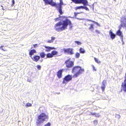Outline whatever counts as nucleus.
Returning <instances> with one entry per match:
<instances>
[{
	"mask_svg": "<svg viewBox=\"0 0 126 126\" xmlns=\"http://www.w3.org/2000/svg\"><path fill=\"white\" fill-rule=\"evenodd\" d=\"M72 26L71 21L69 19H66L65 20L63 21V22H59L55 24L54 28L55 30L60 32L66 29L67 26Z\"/></svg>",
	"mask_w": 126,
	"mask_h": 126,
	"instance_id": "nucleus-1",
	"label": "nucleus"
},
{
	"mask_svg": "<svg viewBox=\"0 0 126 126\" xmlns=\"http://www.w3.org/2000/svg\"><path fill=\"white\" fill-rule=\"evenodd\" d=\"M120 21L121 24L119 26V29L117 32L116 34L120 37L121 41H123V36L122 32L120 30V29L122 27H126V17L125 16H123L121 18Z\"/></svg>",
	"mask_w": 126,
	"mask_h": 126,
	"instance_id": "nucleus-2",
	"label": "nucleus"
},
{
	"mask_svg": "<svg viewBox=\"0 0 126 126\" xmlns=\"http://www.w3.org/2000/svg\"><path fill=\"white\" fill-rule=\"evenodd\" d=\"M84 69L79 66H75L73 67L72 70V73L74 74L73 77L77 78L80 74L84 72Z\"/></svg>",
	"mask_w": 126,
	"mask_h": 126,
	"instance_id": "nucleus-3",
	"label": "nucleus"
},
{
	"mask_svg": "<svg viewBox=\"0 0 126 126\" xmlns=\"http://www.w3.org/2000/svg\"><path fill=\"white\" fill-rule=\"evenodd\" d=\"M48 118V116L44 113H42L38 116L36 120V124L37 126H39L46 119Z\"/></svg>",
	"mask_w": 126,
	"mask_h": 126,
	"instance_id": "nucleus-4",
	"label": "nucleus"
},
{
	"mask_svg": "<svg viewBox=\"0 0 126 126\" xmlns=\"http://www.w3.org/2000/svg\"><path fill=\"white\" fill-rule=\"evenodd\" d=\"M60 1L59 3L56 4L55 2H53V0H52L49 4L53 6H55L57 9L58 10L60 14L62 15L63 13V12H62V6L63 5H65V4L63 3L62 0H60Z\"/></svg>",
	"mask_w": 126,
	"mask_h": 126,
	"instance_id": "nucleus-5",
	"label": "nucleus"
},
{
	"mask_svg": "<svg viewBox=\"0 0 126 126\" xmlns=\"http://www.w3.org/2000/svg\"><path fill=\"white\" fill-rule=\"evenodd\" d=\"M72 79V75H68L66 76L63 79L62 83L63 84H66Z\"/></svg>",
	"mask_w": 126,
	"mask_h": 126,
	"instance_id": "nucleus-6",
	"label": "nucleus"
},
{
	"mask_svg": "<svg viewBox=\"0 0 126 126\" xmlns=\"http://www.w3.org/2000/svg\"><path fill=\"white\" fill-rule=\"evenodd\" d=\"M63 51L65 54L71 55L74 54V52L73 51L74 49L71 48H63Z\"/></svg>",
	"mask_w": 126,
	"mask_h": 126,
	"instance_id": "nucleus-7",
	"label": "nucleus"
},
{
	"mask_svg": "<svg viewBox=\"0 0 126 126\" xmlns=\"http://www.w3.org/2000/svg\"><path fill=\"white\" fill-rule=\"evenodd\" d=\"M66 66L67 68H70L72 67L74 65V63L70 59L67 60L65 62Z\"/></svg>",
	"mask_w": 126,
	"mask_h": 126,
	"instance_id": "nucleus-8",
	"label": "nucleus"
},
{
	"mask_svg": "<svg viewBox=\"0 0 126 126\" xmlns=\"http://www.w3.org/2000/svg\"><path fill=\"white\" fill-rule=\"evenodd\" d=\"M76 3H83L84 5H88V2L87 0H72Z\"/></svg>",
	"mask_w": 126,
	"mask_h": 126,
	"instance_id": "nucleus-9",
	"label": "nucleus"
},
{
	"mask_svg": "<svg viewBox=\"0 0 126 126\" xmlns=\"http://www.w3.org/2000/svg\"><path fill=\"white\" fill-rule=\"evenodd\" d=\"M63 71V69L59 70L57 73V76L59 78H60L62 77V73Z\"/></svg>",
	"mask_w": 126,
	"mask_h": 126,
	"instance_id": "nucleus-10",
	"label": "nucleus"
},
{
	"mask_svg": "<svg viewBox=\"0 0 126 126\" xmlns=\"http://www.w3.org/2000/svg\"><path fill=\"white\" fill-rule=\"evenodd\" d=\"M109 33L111 38L112 39H114L115 37V35L110 30L109 32Z\"/></svg>",
	"mask_w": 126,
	"mask_h": 126,
	"instance_id": "nucleus-11",
	"label": "nucleus"
},
{
	"mask_svg": "<svg viewBox=\"0 0 126 126\" xmlns=\"http://www.w3.org/2000/svg\"><path fill=\"white\" fill-rule=\"evenodd\" d=\"M40 58V57L38 56H36L33 57V60L36 62H37Z\"/></svg>",
	"mask_w": 126,
	"mask_h": 126,
	"instance_id": "nucleus-12",
	"label": "nucleus"
},
{
	"mask_svg": "<svg viewBox=\"0 0 126 126\" xmlns=\"http://www.w3.org/2000/svg\"><path fill=\"white\" fill-rule=\"evenodd\" d=\"M36 51L34 49L31 50L29 52V54L30 55V56H31L34 53H36Z\"/></svg>",
	"mask_w": 126,
	"mask_h": 126,
	"instance_id": "nucleus-13",
	"label": "nucleus"
},
{
	"mask_svg": "<svg viewBox=\"0 0 126 126\" xmlns=\"http://www.w3.org/2000/svg\"><path fill=\"white\" fill-rule=\"evenodd\" d=\"M45 47L46 49L45 50L46 52H49L51 50V47L49 46H44Z\"/></svg>",
	"mask_w": 126,
	"mask_h": 126,
	"instance_id": "nucleus-14",
	"label": "nucleus"
},
{
	"mask_svg": "<svg viewBox=\"0 0 126 126\" xmlns=\"http://www.w3.org/2000/svg\"><path fill=\"white\" fill-rule=\"evenodd\" d=\"M43 0L45 2V4H49L52 0Z\"/></svg>",
	"mask_w": 126,
	"mask_h": 126,
	"instance_id": "nucleus-15",
	"label": "nucleus"
},
{
	"mask_svg": "<svg viewBox=\"0 0 126 126\" xmlns=\"http://www.w3.org/2000/svg\"><path fill=\"white\" fill-rule=\"evenodd\" d=\"M47 58H51L53 57V56L51 53H48L47 54Z\"/></svg>",
	"mask_w": 126,
	"mask_h": 126,
	"instance_id": "nucleus-16",
	"label": "nucleus"
},
{
	"mask_svg": "<svg viewBox=\"0 0 126 126\" xmlns=\"http://www.w3.org/2000/svg\"><path fill=\"white\" fill-rule=\"evenodd\" d=\"M90 25V26L89 28V30H90L91 31H92L94 29V25L91 24Z\"/></svg>",
	"mask_w": 126,
	"mask_h": 126,
	"instance_id": "nucleus-17",
	"label": "nucleus"
},
{
	"mask_svg": "<svg viewBox=\"0 0 126 126\" xmlns=\"http://www.w3.org/2000/svg\"><path fill=\"white\" fill-rule=\"evenodd\" d=\"M51 53L53 56L56 55L58 53V52L56 51H53L51 52Z\"/></svg>",
	"mask_w": 126,
	"mask_h": 126,
	"instance_id": "nucleus-18",
	"label": "nucleus"
},
{
	"mask_svg": "<svg viewBox=\"0 0 126 126\" xmlns=\"http://www.w3.org/2000/svg\"><path fill=\"white\" fill-rule=\"evenodd\" d=\"M45 55L46 54L44 52H41L40 53V55L41 57L42 58H44L45 57Z\"/></svg>",
	"mask_w": 126,
	"mask_h": 126,
	"instance_id": "nucleus-19",
	"label": "nucleus"
},
{
	"mask_svg": "<svg viewBox=\"0 0 126 126\" xmlns=\"http://www.w3.org/2000/svg\"><path fill=\"white\" fill-rule=\"evenodd\" d=\"M79 51L80 53H84L85 52V50L83 49L80 48L79 49Z\"/></svg>",
	"mask_w": 126,
	"mask_h": 126,
	"instance_id": "nucleus-20",
	"label": "nucleus"
},
{
	"mask_svg": "<svg viewBox=\"0 0 126 126\" xmlns=\"http://www.w3.org/2000/svg\"><path fill=\"white\" fill-rule=\"evenodd\" d=\"M62 17L60 16V17H59L55 18L54 19L55 21H58L59 20L62 19V18H61Z\"/></svg>",
	"mask_w": 126,
	"mask_h": 126,
	"instance_id": "nucleus-21",
	"label": "nucleus"
},
{
	"mask_svg": "<svg viewBox=\"0 0 126 126\" xmlns=\"http://www.w3.org/2000/svg\"><path fill=\"white\" fill-rule=\"evenodd\" d=\"M94 59L95 61L98 63H100V61L99 60L97 59L96 58H94Z\"/></svg>",
	"mask_w": 126,
	"mask_h": 126,
	"instance_id": "nucleus-22",
	"label": "nucleus"
},
{
	"mask_svg": "<svg viewBox=\"0 0 126 126\" xmlns=\"http://www.w3.org/2000/svg\"><path fill=\"white\" fill-rule=\"evenodd\" d=\"M75 42L78 45H80L82 44V43L81 42L78 41H75Z\"/></svg>",
	"mask_w": 126,
	"mask_h": 126,
	"instance_id": "nucleus-23",
	"label": "nucleus"
},
{
	"mask_svg": "<svg viewBox=\"0 0 126 126\" xmlns=\"http://www.w3.org/2000/svg\"><path fill=\"white\" fill-rule=\"evenodd\" d=\"M76 57L77 58H78L79 57L80 54L78 53H76L75 54Z\"/></svg>",
	"mask_w": 126,
	"mask_h": 126,
	"instance_id": "nucleus-24",
	"label": "nucleus"
},
{
	"mask_svg": "<svg viewBox=\"0 0 126 126\" xmlns=\"http://www.w3.org/2000/svg\"><path fill=\"white\" fill-rule=\"evenodd\" d=\"M25 106L26 107H30L32 106V105L30 103H28L26 104Z\"/></svg>",
	"mask_w": 126,
	"mask_h": 126,
	"instance_id": "nucleus-25",
	"label": "nucleus"
},
{
	"mask_svg": "<svg viewBox=\"0 0 126 126\" xmlns=\"http://www.w3.org/2000/svg\"><path fill=\"white\" fill-rule=\"evenodd\" d=\"M105 86L106 85H102L101 86V88L102 89L103 91H104Z\"/></svg>",
	"mask_w": 126,
	"mask_h": 126,
	"instance_id": "nucleus-26",
	"label": "nucleus"
},
{
	"mask_svg": "<svg viewBox=\"0 0 126 126\" xmlns=\"http://www.w3.org/2000/svg\"><path fill=\"white\" fill-rule=\"evenodd\" d=\"M102 85H106V80H104L102 82Z\"/></svg>",
	"mask_w": 126,
	"mask_h": 126,
	"instance_id": "nucleus-27",
	"label": "nucleus"
},
{
	"mask_svg": "<svg viewBox=\"0 0 126 126\" xmlns=\"http://www.w3.org/2000/svg\"><path fill=\"white\" fill-rule=\"evenodd\" d=\"M83 6H81L77 7H76V9L77 10V9H80V8L83 9Z\"/></svg>",
	"mask_w": 126,
	"mask_h": 126,
	"instance_id": "nucleus-28",
	"label": "nucleus"
},
{
	"mask_svg": "<svg viewBox=\"0 0 126 126\" xmlns=\"http://www.w3.org/2000/svg\"><path fill=\"white\" fill-rule=\"evenodd\" d=\"M115 117L116 118H118V119H119L120 118V116L119 115V114H116L115 115Z\"/></svg>",
	"mask_w": 126,
	"mask_h": 126,
	"instance_id": "nucleus-29",
	"label": "nucleus"
},
{
	"mask_svg": "<svg viewBox=\"0 0 126 126\" xmlns=\"http://www.w3.org/2000/svg\"><path fill=\"white\" fill-rule=\"evenodd\" d=\"M51 125V123H50L48 122L44 126H50Z\"/></svg>",
	"mask_w": 126,
	"mask_h": 126,
	"instance_id": "nucleus-30",
	"label": "nucleus"
},
{
	"mask_svg": "<svg viewBox=\"0 0 126 126\" xmlns=\"http://www.w3.org/2000/svg\"><path fill=\"white\" fill-rule=\"evenodd\" d=\"M37 68L39 70L41 69V67L40 65H38L36 66Z\"/></svg>",
	"mask_w": 126,
	"mask_h": 126,
	"instance_id": "nucleus-31",
	"label": "nucleus"
},
{
	"mask_svg": "<svg viewBox=\"0 0 126 126\" xmlns=\"http://www.w3.org/2000/svg\"><path fill=\"white\" fill-rule=\"evenodd\" d=\"M83 9H85L87 11H89V9L86 6H83Z\"/></svg>",
	"mask_w": 126,
	"mask_h": 126,
	"instance_id": "nucleus-32",
	"label": "nucleus"
},
{
	"mask_svg": "<svg viewBox=\"0 0 126 126\" xmlns=\"http://www.w3.org/2000/svg\"><path fill=\"white\" fill-rule=\"evenodd\" d=\"M100 116V115L98 113H96L95 116L96 117H99Z\"/></svg>",
	"mask_w": 126,
	"mask_h": 126,
	"instance_id": "nucleus-33",
	"label": "nucleus"
},
{
	"mask_svg": "<svg viewBox=\"0 0 126 126\" xmlns=\"http://www.w3.org/2000/svg\"><path fill=\"white\" fill-rule=\"evenodd\" d=\"M94 124L95 125H96L97 123H98V121L97 120H95L94 121Z\"/></svg>",
	"mask_w": 126,
	"mask_h": 126,
	"instance_id": "nucleus-34",
	"label": "nucleus"
},
{
	"mask_svg": "<svg viewBox=\"0 0 126 126\" xmlns=\"http://www.w3.org/2000/svg\"><path fill=\"white\" fill-rule=\"evenodd\" d=\"M91 66L92 67L93 70L95 71H96V70L95 67H94V66L93 65H92Z\"/></svg>",
	"mask_w": 126,
	"mask_h": 126,
	"instance_id": "nucleus-35",
	"label": "nucleus"
},
{
	"mask_svg": "<svg viewBox=\"0 0 126 126\" xmlns=\"http://www.w3.org/2000/svg\"><path fill=\"white\" fill-rule=\"evenodd\" d=\"M55 38L54 37H51V40H52V41H53L55 39Z\"/></svg>",
	"mask_w": 126,
	"mask_h": 126,
	"instance_id": "nucleus-36",
	"label": "nucleus"
},
{
	"mask_svg": "<svg viewBox=\"0 0 126 126\" xmlns=\"http://www.w3.org/2000/svg\"><path fill=\"white\" fill-rule=\"evenodd\" d=\"M47 42L48 43H52L53 42V41H52V40H48L47 41Z\"/></svg>",
	"mask_w": 126,
	"mask_h": 126,
	"instance_id": "nucleus-37",
	"label": "nucleus"
},
{
	"mask_svg": "<svg viewBox=\"0 0 126 126\" xmlns=\"http://www.w3.org/2000/svg\"><path fill=\"white\" fill-rule=\"evenodd\" d=\"M87 20H88V21H92V22H94V23H96L97 24H98L96 22H95L94 21H92V20H89V19H87Z\"/></svg>",
	"mask_w": 126,
	"mask_h": 126,
	"instance_id": "nucleus-38",
	"label": "nucleus"
},
{
	"mask_svg": "<svg viewBox=\"0 0 126 126\" xmlns=\"http://www.w3.org/2000/svg\"><path fill=\"white\" fill-rule=\"evenodd\" d=\"M12 4L11 5V6H13V5L15 3V1L14 0H12Z\"/></svg>",
	"mask_w": 126,
	"mask_h": 126,
	"instance_id": "nucleus-39",
	"label": "nucleus"
},
{
	"mask_svg": "<svg viewBox=\"0 0 126 126\" xmlns=\"http://www.w3.org/2000/svg\"><path fill=\"white\" fill-rule=\"evenodd\" d=\"M4 46H1L0 47V49H2V50H3V51H5L6 50H4L3 49V47Z\"/></svg>",
	"mask_w": 126,
	"mask_h": 126,
	"instance_id": "nucleus-40",
	"label": "nucleus"
},
{
	"mask_svg": "<svg viewBox=\"0 0 126 126\" xmlns=\"http://www.w3.org/2000/svg\"><path fill=\"white\" fill-rule=\"evenodd\" d=\"M95 32H97L98 33H100V32L98 30H95Z\"/></svg>",
	"mask_w": 126,
	"mask_h": 126,
	"instance_id": "nucleus-41",
	"label": "nucleus"
},
{
	"mask_svg": "<svg viewBox=\"0 0 126 126\" xmlns=\"http://www.w3.org/2000/svg\"><path fill=\"white\" fill-rule=\"evenodd\" d=\"M55 49V48L54 47H51V50L54 49Z\"/></svg>",
	"mask_w": 126,
	"mask_h": 126,
	"instance_id": "nucleus-42",
	"label": "nucleus"
},
{
	"mask_svg": "<svg viewBox=\"0 0 126 126\" xmlns=\"http://www.w3.org/2000/svg\"><path fill=\"white\" fill-rule=\"evenodd\" d=\"M95 113H91V114L92 115H95Z\"/></svg>",
	"mask_w": 126,
	"mask_h": 126,
	"instance_id": "nucleus-43",
	"label": "nucleus"
},
{
	"mask_svg": "<svg viewBox=\"0 0 126 126\" xmlns=\"http://www.w3.org/2000/svg\"><path fill=\"white\" fill-rule=\"evenodd\" d=\"M31 80L30 79H27V81H29V82H30L31 81Z\"/></svg>",
	"mask_w": 126,
	"mask_h": 126,
	"instance_id": "nucleus-44",
	"label": "nucleus"
},
{
	"mask_svg": "<svg viewBox=\"0 0 126 126\" xmlns=\"http://www.w3.org/2000/svg\"><path fill=\"white\" fill-rule=\"evenodd\" d=\"M74 14L75 16H76L77 15V14H76V13H75Z\"/></svg>",
	"mask_w": 126,
	"mask_h": 126,
	"instance_id": "nucleus-45",
	"label": "nucleus"
},
{
	"mask_svg": "<svg viewBox=\"0 0 126 126\" xmlns=\"http://www.w3.org/2000/svg\"><path fill=\"white\" fill-rule=\"evenodd\" d=\"M76 18V19H80V20L81 19H80L79 18H77V17Z\"/></svg>",
	"mask_w": 126,
	"mask_h": 126,
	"instance_id": "nucleus-46",
	"label": "nucleus"
},
{
	"mask_svg": "<svg viewBox=\"0 0 126 126\" xmlns=\"http://www.w3.org/2000/svg\"><path fill=\"white\" fill-rule=\"evenodd\" d=\"M37 45V44H35V45H34V47H35V46H36Z\"/></svg>",
	"mask_w": 126,
	"mask_h": 126,
	"instance_id": "nucleus-47",
	"label": "nucleus"
},
{
	"mask_svg": "<svg viewBox=\"0 0 126 126\" xmlns=\"http://www.w3.org/2000/svg\"><path fill=\"white\" fill-rule=\"evenodd\" d=\"M122 42H123V44H124V43L123 42V41H122Z\"/></svg>",
	"mask_w": 126,
	"mask_h": 126,
	"instance_id": "nucleus-48",
	"label": "nucleus"
},
{
	"mask_svg": "<svg viewBox=\"0 0 126 126\" xmlns=\"http://www.w3.org/2000/svg\"><path fill=\"white\" fill-rule=\"evenodd\" d=\"M1 7H2V8L3 7V6H2V5L1 6Z\"/></svg>",
	"mask_w": 126,
	"mask_h": 126,
	"instance_id": "nucleus-49",
	"label": "nucleus"
},
{
	"mask_svg": "<svg viewBox=\"0 0 126 126\" xmlns=\"http://www.w3.org/2000/svg\"><path fill=\"white\" fill-rule=\"evenodd\" d=\"M2 9L3 10H4V9L3 8H2Z\"/></svg>",
	"mask_w": 126,
	"mask_h": 126,
	"instance_id": "nucleus-50",
	"label": "nucleus"
}]
</instances>
